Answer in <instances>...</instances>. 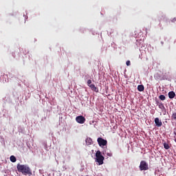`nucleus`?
<instances>
[{
	"mask_svg": "<svg viewBox=\"0 0 176 176\" xmlns=\"http://www.w3.org/2000/svg\"><path fill=\"white\" fill-rule=\"evenodd\" d=\"M139 168L140 171H146L147 170H149V165L146 161H141Z\"/></svg>",
	"mask_w": 176,
	"mask_h": 176,
	"instance_id": "3",
	"label": "nucleus"
},
{
	"mask_svg": "<svg viewBox=\"0 0 176 176\" xmlns=\"http://www.w3.org/2000/svg\"><path fill=\"white\" fill-rule=\"evenodd\" d=\"M106 154H107V156H109V157H112V153H111V151L107 152Z\"/></svg>",
	"mask_w": 176,
	"mask_h": 176,
	"instance_id": "14",
	"label": "nucleus"
},
{
	"mask_svg": "<svg viewBox=\"0 0 176 176\" xmlns=\"http://www.w3.org/2000/svg\"><path fill=\"white\" fill-rule=\"evenodd\" d=\"M89 87H90V89L93 90V91H96V93L97 91H98V89L97 88V87H96L94 84H91L89 86Z\"/></svg>",
	"mask_w": 176,
	"mask_h": 176,
	"instance_id": "7",
	"label": "nucleus"
},
{
	"mask_svg": "<svg viewBox=\"0 0 176 176\" xmlns=\"http://www.w3.org/2000/svg\"><path fill=\"white\" fill-rule=\"evenodd\" d=\"M16 168L19 173H22L23 175H27V174H30V173H31V168H30V167H28L27 165H21L18 164L16 165Z\"/></svg>",
	"mask_w": 176,
	"mask_h": 176,
	"instance_id": "1",
	"label": "nucleus"
},
{
	"mask_svg": "<svg viewBox=\"0 0 176 176\" xmlns=\"http://www.w3.org/2000/svg\"><path fill=\"white\" fill-rule=\"evenodd\" d=\"M155 124L157 127H162V126H163V123L162 122V120L159 119V118H155Z\"/></svg>",
	"mask_w": 176,
	"mask_h": 176,
	"instance_id": "6",
	"label": "nucleus"
},
{
	"mask_svg": "<svg viewBox=\"0 0 176 176\" xmlns=\"http://www.w3.org/2000/svg\"><path fill=\"white\" fill-rule=\"evenodd\" d=\"M172 118L175 120H176V113H174L173 115H172Z\"/></svg>",
	"mask_w": 176,
	"mask_h": 176,
	"instance_id": "17",
	"label": "nucleus"
},
{
	"mask_svg": "<svg viewBox=\"0 0 176 176\" xmlns=\"http://www.w3.org/2000/svg\"><path fill=\"white\" fill-rule=\"evenodd\" d=\"M164 149H168L170 148V145H168V143L164 142Z\"/></svg>",
	"mask_w": 176,
	"mask_h": 176,
	"instance_id": "13",
	"label": "nucleus"
},
{
	"mask_svg": "<svg viewBox=\"0 0 176 176\" xmlns=\"http://www.w3.org/2000/svg\"><path fill=\"white\" fill-rule=\"evenodd\" d=\"M168 97H169V98H170V99L174 98L175 97V92H174V91H173L168 92Z\"/></svg>",
	"mask_w": 176,
	"mask_h": 176,
	"instance_id": "9",
	"label": "nucleus"
},
{
	"mask_svg": "<svg viewBox=\"0 0 176 176\" xmlns=\"http://www.w3.org/2000/svg\"><path fill=\"white\" fill-rule=\"evenodd\" d=\"M76 122L80 124H83L86 122V118L83 116H78L76 118Z\"/></svg>",
	"mask_w": 176,
	"mask_h": 176,
	"instance_id": "5",
	"label": "nucleus"
},
{
	"mask_svg": "<svg viewBox=\"0 0 176 176\" xmlns=\"http://www.w3.org/2000/svg\"><path fill=\"white\" fill-rule=\"evenodd\" d=\"M126 65H127V67H130V65H131V62H130V60H127L126 62Z\"/></svg>",
	"mask_w": 176,
	"mask_h": 176,
	"instance_id": "15",
	"label": "nucleus"
},
{
	"mask_svg": "<svg viewBox=\"0 0 176 176\" xmlns=\"http://www.w3.org/2000/svg\"><path fill=\"white\" fill-rule=\"evenodd\" d=\"M87 83V86H90L91 85V80H88Z\"/></svg>",
	"mask_w": 176,
	"mask_h": 176,
	"instance_id": "16",
	"label": "nucleus"
},
{
	"mask_svg": "<svg viewBox=\"0 0 176 176\" xmlns=\"http://www.w3.org/2000/svg\"><path fill=\"white\" fill-rule=\"evenodd\" d=\"M159 98L161 100V101H164V100H166V96L164 95H160Z\"/></svg>",
	"mask_w": 176,
	"mask_h": 176,
	"instance_id": "12",
	"label": "nucleus"
},
{
	"mask_svg": "<svg viewBox=\"0 0 176 176\" xmlns=\"http://www.w3.org/2000/svg\"><path fill=\"white\" fill-rule=\"evenodd\" d=\"M138 91H144L145 90V87L142 85H140L138 86Z\"/></svg>",
	"mask_w": 176,
	"mask_h": 176,
	"instance_id": "10",
	"label": "nucleus"
},
{
	"mask_svg": "<svg viewBox=\"0 0 176 176\" xmlns=\"http://www.w3.org/2000/svg\"><path fill=\"white\" fill-rule=\"evenodd\" d=\"M105 158L104 156H102V154H101V151H98L96 153V162L98 163L99 166H101L102 164H104V160Z\"/></svg>",
	"mask_w": 176,
	"mask_h": 176,
	"instance_id": "2",
	"label": "nucleus"
},
{
	"mask_svg": "<svg viewBox=\"0 0 176 176\" xmlns=\"http://www.w3.org/2000/svg\"><path fill=\"white\" fill-rule=\"evenodd\" d=\"M97 141L99 146H105L108 144V141L102 138H98Z\"/></svg>",
	"mask_w": 176,
	"mask_h": 176,
	"instance_id": "4",
	"label": "nucleus"
},
{
	"mask_svg": "<svg viewBox=\"0 0 176 176\" xmlns=\"http://www.w3.org/2000/svg\"><path fill=\"white\" fill-rule=\"evenodd\" d=\"M86 145H91L93 144V140H91V138H87L85 140Z\"/></svg>",
	"mask_w": 176,
	"mask_h": 176,
	"instance_id": "8",
	"label": "nucleus"
},
{
	"mask_svg": "<svg viewBox=\"0 0 176 176\" xmlns=\"http://www.w3.org/2000/svg\"><path fill=\"white\" fill-rule=\"evenodd\" d=\"M10 160L12 163H16V157L14 155H11L10 157Z\"/></svg>",
	"mask_w": 176,
	"mask_h": 176,
	"instance_id": "11",
	"label": "nucleus"
}]
</instances>
